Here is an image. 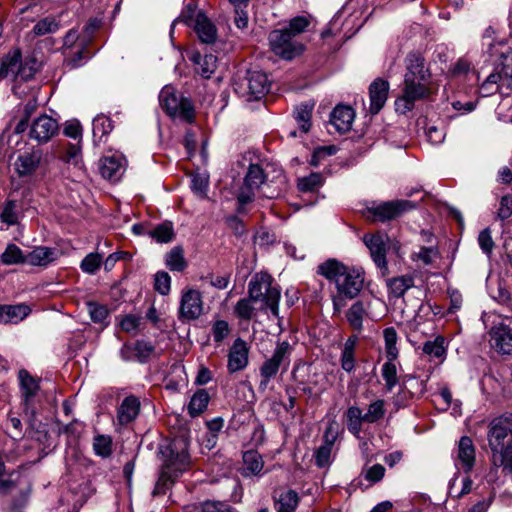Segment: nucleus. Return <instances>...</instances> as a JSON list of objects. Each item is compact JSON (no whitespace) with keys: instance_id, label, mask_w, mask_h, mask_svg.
<instances>
[{"instance_id":"nucleus-20","label":"nucleus","mask_w":512,"mask_h":512,"mask_svg":"<svg viewBox=\"0 0 512 512\" xmlns=\"http://www.w3.org/2000/svg\"><path fill=\"white\" fill-rule=\"evenodd\" d=\"M248 364V348L246 342L238 338L230 348L228 370L231 373L244 369Z\"/></svg>"},{"instance_id":"nucleus-2","label":"nucleus","mask_w":512,"mask_h":512,"mask_svg":"<svg viewBox=\"0 0 512 512\" xmlns=\"http://www.w3.org/2000/svg\"><path fill=\"white\" fill-rule=\"evenodd\" d=\"M317 273L329 281H333L336 290L348 299L356 298L364 284V271L360 268L348 267L336 259H329L317 267Z\"/></svg>"},{"instance_id":"nucleus-51","label":"nucleus","mask_w":512,"mask_h":512,"mask_svg":"<svg viewBox=\"0 0 512 512\" xmlns=\"http://www.w3.org/2000/svg\"><path fill=\"white\" fill-rule=\"evenodd\" d=\"M114 128L112 120L104 115H99L93 120L94 135L104 136L109 134Z\"/></svg>"},{"instance_id":"nucleus-3","label":"nucleus","mask_w":512,"mask_h":512,"mask_svg":"<svg viewBox=\"0 0 512 512\" xmlns=\"http://www.w3.org/2000/svg\"><path fill=\"white\" fill-rule=\"evenodd\" d=\"M248 295L254 302L262 303V310L270 309L274 316H278L281 293L273 286L271 275L266 272L256 273L248 284Z\"/></svg>"},{"instance_id":"nucleus-29","label":"nucleus","mask_w":512,"mask_h":512,"mask_svg":"<svg viewBox=\"0 0 512 512\" xmlns=\"http://www.w3.org/2000/svg\"><path fill=\"white\" fill-rule=\"evenodd\" d=\"M275 509L277 512H293L299 502V497L296 491L287 490L281 491L275 495Z\"/></svg>"},{"instance_id":"nucleus-62","label":"nucleus","mask_w":512,"mask_h":512,"mask_svg":"<svg viewBox=\"0 0 512 512\" xmlns=\"http://www.w3.org/2000/svg\"><path fill=\"white\" fill-rule=\"evenodd\" d=\"M136 357L140 361H145L154 352V346L146 341H137L134 347Z\"/></svg>"},{"instance_id":"nucleus-13","label":"nucleus","mask_w":512,"mask_h":512,"mask_svg":"<svg viewBox=\"0 0 512 512\" xmlns=\"http://www.w3.org/2000/svg\"><path fill=\"white\" fill-rule=\"evenodd\" d=\"M203 313L202 295L195 289H188L182 294L179 318L185 320H195Z\"/></svg>"},{"instance_id":"nucleus-31","label":"nucleus","mask_w":512,"mask_h":512,"mask_svg":"<svg viewBox=\"0 0 512 512\" xmlns=\"http://www.w3.org/2000/svg\"><path fill=\"white\" fill-rule=\"evenodd\" d=\"M209 400L210 396L205 389L197 390L188 405V412L190 416L197 417L203 413L208 406Z\"/></svg>"},{"instance_id":"nucleus-58","label":"nucleus","mask_w":512,"mask_h":512,"mask_svg":"<svg viewBox=\"0 0 512 512\" xmlns=\"http://www.w3.org/2000/svg\"><path fill=\"white\" fill-rule=\"evenodd\" d=\"M512 216V195L508 194L501 198L497 211V218L504 221Z\"/></svg>"},{"instance_id":"nucleus-56","label":"nucleus","mask_w":512,"mask_h":512,"mask_svg":"<svg viewBox=\"0 0 512 512\" xmlns=\"http://www.w3.org/2000/svg\"><path fill=\"white\" fill-rule=\"evenodd\" d=\"M438 256V249L436 247H421L419 252L413 255L414 260H419L425 265H430L434 258Z\"/></svg>"},{"instance_id":"nucleus-1","label":"nucleus","mask_w":512,"mask_h":512,"mask_svg":"<svg viewBox=\"0 0 512 512\" xmlns=\"http://www.w3.org/2000/svg\"><path fill=\"white\" fill-rule=\"evenodd\" d=\"M189 441L186 435H179L173 438L166 445L161 446L163 464L153 495H163L174 483L179 474L186 471L190 466L188 453Z\"/></svg>"},{"instance_id":"nucleus-25","label":"nucleus","mask_w":512,"mask_h":512,"mask_svg":"<svg viewBox=\"0 0 512 512\" xmlns=\"http://www.w3.org/2000/svg\"><path fill=\"white\" fill-rule=\"evenodd\" d=\"M99 170L103 178L117 181L121 178L124 168L121 160L115 156H106L100 160Z\"/></svg>"},{"instance_id":"nucleus-17","label":"nucleus","mask_w":512,"mask_h":512,"mask_svg":"<svg viewBox=\"0 0 512 512\" xmlns=\"http://www.w3.org/2000/svg\"><path fill=\"white\" fill-rule=\"evenodd\" d=\"M18 378L20 382L24 410L28 411L32 406L33 399L36 397L38 391L40 390L39 381L24 369L19 371Z\"/></svg>"},{"instance_id":"nucleus-42","label":"nucleus","mask_w":512,"mask_h":512,"mask_svg":"<svg viewBox=\"0 0 512 512\" xmlns=\"http://www.w3.org/2000/svg\"><path fill=\"white\" fill-rule=\"evenodd\" d=\"M195 62L198 64L197 72L204 78H210L217 68V58L212 54L205 55L204 57L198 56Z\"/></svg>"},{"instance_id":"nucleus-18","label":"nucleus","mask_w":512,"mask_h":512,"mask_svg":"<svg viewBox=\"0 0 512 512\" xmlns=\"http://www.w3.org/2000/svg\"><path fill=\"white\" fill-rule=\"evenodd\" d=\"M406 72L404 78H417L422 81H430L431 74L425 65V59L419 53H410L405 59Z\"/></svg>"},{"instance_id":"nucleus-48","label":"nucleus","mask_w":512,"mask_h":512,"mask_svg":"<svg viewBox=\"0 0 512 512\" xmlns=\"http://www.w3.org/2000/svg\"><path fill=\"white\" fill-rule=\"evenodd\" d=\"M322 184V176L319 173L300 178L297 187L301 192H312Z\"/></svg>"},{"instance_id":"nucleus-60","label":"nucleus","mask_w":512,"mask_h":512,"mask_svg":"<svg viewBox=\"0 0 512 512\" xmlns=\"http://www.w3.org/2000/svg\"><path fill=\"white\" fill-rule=\"evenodd\" d=\"M478 243L484 253L491 254L494 248V241L489 228H485L479 233Z\"/></svg>"},{"instance_id":"nucleus-41","label":"nucleus","mask_w":512,"mask_h":512,"mask_svg":"<svg viewBox=\"0 0 512 512\" xmlns=\"http://www.w3.org/2000/svg\"><path fill=\"white\" fill-rule=\"evenodd\" d=\"M253 302L249 295L247 298L240 299L234 307L236 316L243 320H251L256 312V308L252 305Z\"/></svg>"},{"instance_id":"nucleus-35","label":"nucleus","mask_w":512,"mask_h":512,"mask_svg":"<svg viewBox=\"0 0 512 512\" xmlns=\"http://www.w3.org/2000/svg\"><path fill=\"white\" fill-rule=\"evenodd\" d=\"M346 419L348 430L357 436L362 430V423L365 422L362 410L356 406L349 407L346 412Z\"/></svg>"},{"instance_id":"nucleus-44","label":"nucleus","mask_w":512,"mask_h":512,"mask_svg":"<svg viewBox=\"0 0 512 512\" xmlns=\"http://www.w3.org/2000/svg\"><path fill=\"white\" fill-rule=\"evenodd\" d=\"M385 402L382 399H378L372 402L364 414V420L366 423H375L382 419L385 415Z\"/></svg>"},{"instance_id":"nucleus-46","label":"nucleus","mask_w":512,"mask_h":512,"mask_svg":"<svg viewBox=\"0 0 512 512\" xmlns=\"http://www.w3.org/2000/svg\"><path fill=\"white\" fill-rule=\"evenodd\" d=\"M93 449L101 457H108L112 453V439L110 436L98 435L94 438Z\"/></svg>"},{"instance_id":"nucleus-11","label":"nucleus","mask_w":512,"mask_h":512,"mask_svg":"<svg viewBox=\"0 0 512 512\" xmlns=\"http://www.w3.org/2000/svg\"><path fill=\"white\" fill-rule=\"evenodd\" d=\"M493 349L503 355H512V321H502L488 332Z\"/></svg>"},{"instance_id":"nucleus-23","label":"nucleus","mask_w":512,"mask_h":512,"mask_svg":"<svg viewBox=\"0 0 512 512\" xmlns=\"http://www.w3.org/2000/svg\"><path fill=\"white\" fill-rule=\"evenodd\" d=\"M247 87L255 98L269 92L270 82L265 73L261 71H249L246 77Z\"/></svg>"},{"instance_id":"nucleus-22","label":"nucleus","mask_w":512,"mask_h":512,"mask_svg":"<svg viewBox=\"0 0 512 512\" xmlns=\"http://www.w3.org/2000/svg\"><path fill=\"white\" fill-rule=\"evenodd\" d=\"M140 411V401L135 396L126 397L117 411V419L121 425L134 421Z\"/></svg>"},{"instance_id":"nucleus-27","label":"nucleus","mask_w":512,"mask_h":512,"mask_svg":"<svg viewBox=\"0 0 512 512\" xmlns=\"http://www.w3.org/2000/svg\"><path fill=\"white\" fill-rule=\"evenodd\" d=\"M57 257V252L49 247H36L26 255V263L33 266H47Z\"/></svg>"},{"instance_id":"nucleus-15","label":"nucleus","mask_w":512,"mask_h":512,"mask_svg":"<svg viewBox=\"0 0 512 512\" xmlns=\"http://www.w3.org/2000/svg\"><path fill=\"white\" fill-rule=\"evenodd\" d=\"M58 132L57 122L48 115H41L31 125L30 137L39 143L48 142Z\"/></svg>"},{"instance_id":"nucleus-64","label":"nucleus","mask_w":512,"mask_h":512,"mask_svg":"<svg viewBox=\"0 0 512 512\" xmlns=\"http://www.w3.org/2000/svg\"><path fill=\"white\" fill-rule=\"evenodd\" d=\"M89 313L94 322L101 323L108 316V310L105 306L96 303H89Z\"/></svg>"},{"instance_id":"nucleus-12","label":"nucleus","mask_w":512,"mask_h":512,"mask_svg":"<svg viewBox=\"0 0 512 512\" xmlns=\"http://www.w3.org/2000/svg\"><path fill=\"white\" fill-rule=\"evenodd\" d=\"M415 208V204L409 200H395L384 202L369 211L375 220L385 222L398 218L404 212Z\"/></svg>"},{"instance_id":"nucleus-16","label":"nucleus","mask_w":512,"mask_h":512,"mask_svg":"<svg viewBox=\"0 0 512 512\" xmlns=\"http://www.w3.org/2000/svg\"><path fill=\"white\" fill-rule=\"evenodd\" d=\"M389 92L388 81L377 78L369 86V98L370 107L369 112L373 115L379 113V111L385 105Z\"/></svg>"},{"instance_id":"nucleus-9","label":"nucleus","mask_w":512,"mask_h":512,"mask_svg":"<svg viewBox=\"0 0 512 512\" xmlns=\"http://www.w3.org/2000/svg\"><path fill=\"white\" fill-rule=\"evenodd\" d=\"M290 345L284 341L278 343L272 356L268 358L260 368V374L263 380L261 385L266 386L268 382L276 376L281 366L289 365Z\"/></svg>"},{"instance_id":"nucleus-59","label":"nucleus","mask_w":512,"mask_h":512,"mask_svg":"<svg viewBox=\"0 0 512 512\" xmlns=\"http://www.w3.org/2000/svg\"><path fill=\"white\" fill-rule=\"evenodd\" d=\"M209 179L205 175L197 174L192 178V189L198 193L202 198L207 197V188Z\"/></svg>"},{"instance_id":"nucleus-55","label":"nucleus","mask_w":512,"mask_h":512,"mask_svg":"<svg viewBox=\"0 0 512 512\" xmlns=\"http://www.w3.org/2000/svg\"><path fill=\"white\" fill-rule=\"evenodd\" d=\"M16 208H17V202L14 201V200H9L0 217L2 219L3 222L9 224V225H14L17 223L18 221V216H17V213H16Z\"/></svg>"},{"instance_id":"nucleus-7","label":"nucleus","mask_w":512,"mask_h":512,"mask_svg":"<svg viewBox=\"0 0 512 512\" xmlns=\"http://www.w3.org/2000/svg\"><path fill=\"white\" fill-rule=\"evenodd\" d=\"M183 21L193 27L200 41L213 44L217 39V28L202 10L188 7L182 14Z\"/></svg>"},{"instance_id":"nucleus-21","label":"nucleus","mask_w":512,"mask_h":512,"mask_svg":"<svg viewBox=\"0 0 512 512\" xmlns=\"http://www.w3.org/2000/svg\"><path fill=\"white\" fill-rule=\"evenodd\" d=\"M354 118L352 107L337 105L331 113L330 122L338 132L345 133L351 130Z\"/></svg>"},{"instance_id":"nucleus-32","label":"nucleus","mask_w":512,"mask_h":512,"mask_svg":"<svg viewBox=\"0 0 512 512\" xmlns=\"http://www.w3.org/2000/svg\"><path fill=\"white\" fill-rule=\"evenodd\" d=\"M165 264L171 271L181 272L187 267L182 247L175 246L166 254Z\"/></svg>"},{"instance_id":"nucleus-45","label":"nucleus","mask_w":512,"mask_h":512,"mask_svg":"<svg viewBox=\"0 0 512 512\" xmlns=\"http://www.w3.org/2000/svg\"><path fill=\"white\" fill-rule=\"evenodd\" d=\"M496 73L490 74L481 85V91L484 95H490L497 91L499 88L504 87L502 85V73L498 66L496 67Z\"/></svg>"},{"instance_id":"nucleus-54","label":"nucleus","mask_w":512,"mask_h":512,"mask_svg":"<svg viewBox=\"0 0 512 512\" xmlns=\"http://www.w3.org/2000/svg\"><path fill=\"white\" fill-rule=\"evenodd\" d=\"M332 446L333 442H326L316 450L315 461L318 467L322 468L329 464Z\"/></svg>"},{"instance_id":"nucleus-26","label":"nucleus","mask_w":512,"mask_h":512,"mask_svg":"<svg viewBox=\"0 0 512 512\" xmlns=\"http://www.w3.org/2000/svg\"><path fill=\"white\" fill-rule=\"evenodd\" d=\"M31 309L26 304L0 305V321L17 323L27 317Z\"/></svg>"},{"instance_id":"nucleus-47","label":"nucleus","mask_w":512,"mask_h":512,"mask_svg":"<svg viewBox=\"0 0 512 512\" xmlns=\"http://www.w3.org/2000/svg\"><path fill=\"white\" fill-rule=\"evenodd\" d=\"M58 28L59 23L54 18L46 17L35 24L33 32L36 36H43L56 32Z\"/></svg>"},{"instance_id":"nucleus-10","label":"nucleus","mask_w":512,"mask_h":512,"mask_svg":"<svg viewBox=\"0 0 512 512\" xmlns=\"http://www.w3.org/2000/svg\"><path fill=\"white\" fill-rule=\"evenodd\" d=\"M488 442L490 448H498L512 443V414H504L493 419L489 425Z\"/></svg>"},{"instance_id":"nucleus-19","label":"nucleus","mask_w":512,"mask_h":512,"mask_svg":"<svg viewBox=\"0 0 512 512\" xmlns=\"http://www.w3.org/2000/svg\"><path fill=\"white\" fill-rule=\"evenodd\" d=\"M42 160V151L40 149H32L19 155L15 161V169L19 176L32 175L40 165Z\"/></svg>"},{"instance_id":"nucleus-39","label":"nucleus","mask_w":512,"mask_h":512,"mask_svg":"<svg viewBox=\"0 0 512 512\" xmlns=\"http://www.w3.org/2000/svg\"><path fill=\"white\" fill-rule=\"evenodd\" d=\"M0 261L5 265L26 263V256L17 245L9 244L0 255Z\"/></svg>"},{"instance_id":"nucleus-61","label":"nucleus","mask_w":512,"mask_h":512,"mask_svg":"<svg viewBox=\"0 0 512 512\" xmlns=\"http://www.w3.org/2000/svg\"><path fill=\"white\" fill-rule=\"evenodd\" d=\"M202 512H233L232 508L221 501L207 500L201 504Z\"/></svg>"},{"instance_id":"nucleus-52","label":"nucleus","mask_w":512,"mask_h":512,"mask_svg":"<svg viewBox=\"0 0 512 512\" xmlns=\"http://www.w3.org/2000/svg\"><path fill=\"white\" fill-rule=\"evenodd\" d=\"M310 21L305 16H297L289 21V24L284 29L289 33H292L294 37H298L301 33H303L306 28L309 26Z\"/></svg>"},{"instance_id":"nucleus-6","label":"nucleus","mask_w":512,"mask_h":512,"mask_svg":"<svg viewBox=\"0 0 512 512\" xmlns=\"http://www.w3.org/2000/svg\"><path fill=\"white\" fill-rule=\"evenodd\" d=\"M268 40L271 50L285 60H292L304 50V45L298 38L284 28L271 31Z\"/></svg>"},{"instance_id":"nucleus-57","label":"nucleus","mask_w":512,"mask_h":512,"mask_svg":"<svg viewBox=\"0 0 512 512\" xmlns=\"http://www.w3.org/2000/svg\"><path fill=\"white\" fill-rule=\"evenodd\" d=\"M102 262V258L97 253L88 254L81 263V268L84 272L93 274L98 270L100 264Z\"/></svg>"},{"instance_id":"nucleus-53","label":"nucleus","mask_w":512,"mask_h":512,"mask_svg":"<svg viewBox=\"0 0 512 512\" xmlns=\"http://www.w3.org/2000/svg\"><path fill=\"white\" fill-rule=\"evenodd\" d=\"M171 278L165 271H159L155 275L154 288L161 295H167L170 292Z\"/></svg>"},{"instance_id":"nucleus-8","label":"nucleus","mask_w":512,"mask_h":512,"mask_svg":"<svg viewBox=\"0 0 512 512\" xmlns=\"http://www.w3.org/2000/svg\"><path fill=\"white\" fill-rule=\"evenodd\" d=\"M265 174L258 164H250L242 187L237 195L239 213H244V206L254 200L255 191L264 183Z\"/></svg>"},{"instance_id":"nucleus-24","label":"nucleus","mask_w":512,"mask_h":512,"mask_svg":"<svg viewBox=\"0 0 512 512\" xmlns=\"http://www.w3.org/2000/svg\"><path fill=\"white\" fill-rule=\"evenodd\" d=\"M492 452V464L495 467L502 468L505 474H512V443L498 448H490Z\"/></svg>"},{"instance_id":"nucleus-30","label":"nucleus","mask_w":512,"mask_h":512,"mask_svg":"<svg viewBox=\"0 0 512 512\" xmlns=\"http://www.w3.org/2000/svg\"><path fill=\"white\" fill-rule=\"evenodd\" d=\"M390 294L399 298L404 296L405 292L414 286V278L410 275L393 277L387 281Z\"/></svg>"},{"instance_id":"nucleus-50","label":"nucleus","mask_w":512,"mask_h":512,"mask_svg":"<svg viewBox=\"0 0 512 512\" xmlns=\"http://www.w3.org/2000/svg\"><path fill=\"white\" fill-rule=\"evenodd\" d=\"M423 352L436 358L442 357L445 354L444 338L438 336L433 341H427L423 345Z\"/></svg>"},{"instance_id":"nucleus-40","label":"nucleus","mask_w":512,"mask_h":512,"mask_svg":"<svg viewBox=\"0 0 512 512\" xmlns=\"http://www.w3.org/2000/svg\"><path fill=\"white\" fill-rule=\"evenodd\" d=\"M384 341H385V349L387 353V359L396 360L398 357V348L397 344V332L395 328L388 327L383 331Z\"/></svg>"},{"instance_id":"nucleus-4","label":"nucleus","mask_w":512,"mask_h":512,"mask_svg":"<svg viewBox=\"0 0 512 512\" xmlns=\"http://www.w3.org/2000/svg\"><path fill=\"white\" fill-rule=\"evenodd\" d=\"M159 102L165 112L173 118L191 124L195 120V108L191 99L177 94L172 86H165L159 94Z\"/></svg>"},{"instance_id":"nucleus-33","label":"nucleus","mask_w":512,"mask_h":512,"mask_svg":"<svg viewBox=\"0 0 512 512\" xmlns=\"http://www.w3.org/2000/svg\"><path fill=\"white\" fill-rule=\"evenodd\" d=\"M245 475H257L261 472L264 462L260 454L254 450L246 451L243 454Z\"/></svg>"},{"instance_id":"nucleus-34","label":"nucleus","mask_w":512,"mask_h":512,"mask_svg":"<svg viewBox=\"0 0 512 512\" xmlns=\"http://www.w3.org/2000/svg\"><path fill=\"white\" fill-rule=\"evenodd\" d=\"M498 68L502 73V85L512 88V49L500 53Z\"/></svg>"},{"instance_id":"nucleus-38","label":"nucleus","mask_w":512,"mask_h":512,"mask_svg":"<svg viewBox=\"0 0 512 512\" xmlns=\"http://www.w3.org/2000/svg\"><path fill=\"white\" fill-rule=\"evenodd\" d=\"M148 234L159 243H168L172 241L175 236L172 223L170 222L157 225L154 229L150 230Z\"/></svg>"},{"instance_id":"nucleus-14","label":"nucleus","mask_w":512,"mask_h":512,"mask_svg":"<svg viewBox=\"0 0 512 512\" xmlns=\"http://www.w3.org/2000/svg\"><path fill=\"white\" fill-rule=\"evenodd\" d=\"M385 238L386 236L380 233L365 234L363 237L374 263L382 270L383 275L388 273Z\"/></svg>"},{"instance_id":"nucleus-5","label":"nucleus","mask_w":512,"mask_h":512,"mask_svg":"<svg viewBox=\"0 0 512 512\" xmlns=\"http://www.w3.org/2000/svg\"><path fill=\"white\" fill-rule=\"evenodd\" d=\"M430 81L404 78L402 95L396 100V111L405 114L414 108V103L430 95Z\"/></svg>"},{"instance_id":"nucleus-49","label":"nucleus","mask_w":512,"mask_h":512,"mask_svg":"<svg viewBox=\"0 0 512 512\" xmlns=\"http://www.w3.org/2000/svg\"><path fill=\"white\" fill-rule=\"evenodd\" d=\"M21 64V53L20 51L13 52L12 55H8L5 61L1 65L0 74L7 76L9 73L15 74Z\"/></svg>"},{"instance_id":"nucleus-63","label":"nucleus","mask_w":512,"mask_h":512,"mask_svg":"<svg viewBox=\"0 0 512 512\" xmlns=\"http://www.w3.org/2000/svg\"><path fill=\"white\" fill-rule=\"evenodd\" d=\"M385 468L381 464H375L368 468L365 472V479L369 482L376 483L383 479Z\"/></svg>"},{"instance_id":"nucleus-28","label":"nucleus","mask_w":512,"mask_h":512,"mask_svg":"<svg viewBox=\"0 0 512 512\" xmlns=\"http://www.w3.org/2000/svg\"><path fill=\"white\" fill-rule=\"evenodd\" d=\"M458 459L466 472L471 471L475 463V448L472 440L467 436H463L459 440Z\"/></svg>"},{"instance_id":"nucleus-43","label":"nucleus","mask_w":512,"mask_h":512,"mask_svg":"<svg viewBox=\"0 0 512 512\" xmlns=\"http://www.w3.org/2000/svg\"><path fill=\"white\" fill-rule=\"evenodd\" d=\"M394 361L388 359L382 367V377L385 381V388L388 391H391L398 383L397 368Z\"/></svg>"},{"instance_id":"nucleus-36","label":"nucleus","mask_w":512,"mask_h":512,"mask_svg":"<svg viewBox=\"0 0 512 512\" xmlns=\"http://www.w3.org/2000/svg\"><path fill=\"white\" fill-rule=\"evenodd\" d=\"M366 310L362 301L355 302L347 311L346 317L353 329L361 331L363 327V318Z\"/></svg>"},{"instance_id":"nucleus-37","label":"nucleus","mask_w":512,"mask_h":512,"mask_svg":"<svg viewBox=\"0 0 512 512\" xmlns=\"http://www.w3.org/2000/svg\"><path fill=\"white\" fill-rule=\"evenodd\" d=\"M313 108L314 104L304 103L299 105L295 110V119L304 133H307L310 130Z\"/></svg>"}]
</instances>
